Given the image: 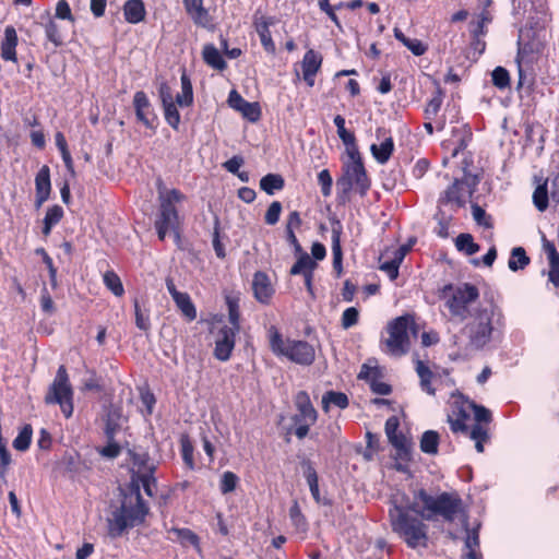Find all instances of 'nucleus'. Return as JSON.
<instances>
[{
  "mask_svg": "<svg viewBox=\"0 0 559 559\" xmlns=\"http://www.w3.org/2000/svg\"><path fill=\"white\" fill-rule=\"evenodd\" d=\"M17 34L13 26L9 25L4 28V38L1 43V58L5 61L16 62Z\"/></svg>",
  "mask_w": 559,
  "mask_h": 559,
  "instance_id": "nucleus-19",
  "label": "nucleus"
},
{
  "mask_svg": "<svg viewBox=\"0 0 559 559\" xmlns=\"http://www.w3.org/2000/svg\"><path fill=\"white\" fill-rule=\"evenodd\" d=\"M135 481L141 483V485L147 496H151V497L153 496V488L155 487L156 480H155L153 474H150V469H146L145 474H143V476L133 478V483H135Z\"/></svg>",
  "mask_w": 559,
  "mask_h": 559,
  "instance_id": "nucleus-56",
  "label": "nucleus"
},
{
  "mask_svg": "<svg viewBox=\"0 0 559 559\" xmlns=\"http://www.w3.org/2000/svg\"><path fill=\"white\" fill-rule=\"evenodd\" d=\"M177 534L182 543H189L195 547H199V537L192 531L182 528L178 530Z\"/></svg>",
  "mask_w": 559,
  "mask_h": 559,
  "instance_id": "nucleus-63",
  "label": "nucleus"
},
{
  "mask_svg": "<svg viewBox=\"0 0 559 559\" xmlns=\"http://www.w3.org/2000/svg\"><path fill=\"white\" fill-rule=\"evenodd\" d=\"M466 191L464 183L460 180H455L451 187L445 191V200L451 203H455L457 206H462L465 203Z\"/></svg>",
  "mask_w": 559,
  "mask_h": 559,
  "instance_id": "nucleus-35",
  "label": "nucleus"
},
{
  "mask_svg": "<svg viewBox=\"0 0 559 559\" xmlns=\"http://www.w3.org/2000/svg\"><path fill=\"white\" fill-rule=\"evenodd\" d=\"M238 332L235 328L223 326L215 340L214 356L221 360L226 361L229 359L231 352L235 347V337Z\"/></svg>",
  "mask_w": 559,
  "mask_h": 559,
  "instance_id": "nucleus-11",
  "label": "nucleus"
},
{
  "mask_svg": "<svg viewBox=\"0 0 559 559\" xmlns=\"http://www.w3.org/2000/svg\"><path fill=\"white\" fill-rule=\"evenodd\" d=\"M390 443L395 448L396 455L403 461L409 460V442L402 433H396L388 438Z\"/></svg>",
  "mask_w": 559,
  "mask_h": 559,
  "instance_id": "nucleus-39",
  "label": "nucleus"
},
{
  "mask_svg": "<svg viewBox=\"0 0 559 559\" xmlns=\"http://www.w3.org/2000/svg\"><path fill=\"white\" fill-rule=\"evenodd\" d=\"M533 202L540 212H544L548 207V191L546 182L536 187L533 193Z\"/></svg>",
  "mask_w": 559,
  "mask_h": 559,
  "instance_id": "nucleus-45",
  "label": "nucleus"
},
{
  "mask_svg": "<svg viewBox=\"0 0 559 559\" xmlns=\"http://www.w3.org/2000/svg\"><path fill=\"white\" fill-rule=\"evenodd\" d=\"M238 481H239V478L235 473L229 472V471L225 472L222 475L221 484H219V489H221L222 493L226 495V493L234 491L237 487Z\"/></svg>",
  "mask_w": 559,
  "mask_h": 559,
  "instance_id": "nucleus-49",
  "label": "nucleus"
},
{
  "mask_svg": "<svg viewBox=\"0 0 559 559\" xmlns=\"http://www.w3.org/2000/svg\"><path fill=\"white\" fill-rule=\"evenodd\" d=\"M180 225L179 215L176 207H170L168 204L159 206V214L155 221V228L158 238L164 240L168 233H174L176 238H179L178 229Z\"/></svg>",
  "mask_w": 559,
  "mask_h": 559,
  "instance_id": "nucleus-10",
  "label": "nucleus"
},
{
  "mask_svg": "<svg viewBox=\"0 0 559 559\" xmlns=\"http://www.w3.org/2000/svg\"><path fill=\"white\" fill-rule=\"evenodd\" d=\"M132 463L135 468L133 478L143 476L146 469H150V474H154L155 464L146 452H134L132 454Z\"/></svg>",
  "mask_w": 559,
  "mask_h": 559,
  "instance_id": "nucleus-25",
  "label": "nucleus"
},
{
  "mask_svg": "<svg viewBox=\"0 0 559 559\" xmlns=\"http://www.w3.org/2000/svg\"><path fill=\"white\" fill-rule=\"evenodd\" d=\"M442 104L441 93L438 92L427 104L425 108L426 120H432L440 110Z\"/></svg>",
  "mask_w": 559,
  "mask_h": 559,
  "instance_id": "nucleus-53",
  "label": "nucleus"
},
{
  "mask_svg": "<svg viewBox=\"0 0 559 559\" xmlns=\"http://www.w3.org/2000/svg\"><path fill=\"white\" fill-rule=\"evenodd\" d=\"M299 258L290 269L292 275H306L308 272L313 273L317 262L306 252L298 253Z\"/></svg>",
  "mask_w": 559,
  "mask_h": 559,
  "instance_id": "nucleus-29",
  "label": "nucleus"
},
{
  "mask_svg": "<svg viewBox=\"0 0 559 559\" xmlns=\"http://www.w3.org/2000/svg\"><path fill=\"white\" fill-rule=\"evenodd\" d=\"M462 500L456 493L441 492L432 496L425 489L414 493L407 504L393 503L389 510L392 531L411 548L426 547L428 525L424 521L442 519L452 522L462 512Z\"/></svg>",
  "mask_w": 559,
  "mask_h": 559,
  "instance_id": "nucleus-1",
  "label": "nucleus"
},
{
  "mask_svg": "<svg viewBox=\"0 0 559 559\" xmlns=\"http://www.w3.org/2000/svg\"><path fill=\"white\" fill-rule=\"evenodd\" d=\"M465 525V540H464V548L465 551L463 554V557L465 559H481V555L479 552V524H477L476 527L468 528L467 523H464Z\"/></svg>",
  "mask_w": 559,
  "mask_h": 559,
  "instance_id": "nucleus-18",
  "label": "nucleus"
},
{
  "mask_svg": "<svg viewBox=\"0 0 559 559\" xmlns=\"http://www.w3.org/2000/svg\"><path fill=\"white\" fill-rule=\"evenodd\" d=\"M183 4L195 24L205 26L209 23V13L203 8L202 0H183Z\"/></svg>",
  "mask_w": 559,
  "mask_h": 559,
  "instance_id": "nucleus-23",
  "label": "nucleus"
},
{
  "mask_svg": "<svg viewBox=\"0 0 559 559\" xmlns=\"http://www.w3.org/2000/svg\"><path fill=\"white\" fill-rule=\"evenodd\" d=\"M455 246L457 250L464 251L467 255H473L479 251V246L474 242V239L469 234H460L456 237Z\"/></svg>",
  "mask_w": 559,
  "mask_h": 559,
  "instance_id": "nucleus-42",
  "label": "nucleus"
},
{
  "mask_svg": "<svg viewBox=\"0 0 559 559\" xmlns=\"http://www.w3.org/2000/svg\"><path fill=\"white\" fill-rule=\"evenodd\" d=\"M334 124L337 128V134H338L340 139L342 140V142L346 146V153L352 152V148L353 150H358V147L356 145V139H355L354 133L347 131L346 128H345V119H344V117H342L340 115L335 116L334 117Z\"/></svg>",
  "mask_w": 559,
  "mask_h": 559,
  "instance_id": "nucleus-27",
  "label": "nucleus"
},
{
  "mask_svg": "<svg viewBox=\"0 0 559 559\" xmlns=\"http://www.w3.org/2000/svg\"><path fill=\"white\" fill-rule=\"evenodd\" d=\"M322 405L325 412L329 411L330 405L344 409L348 406V397L342 392L329 391L322 397Z\"/></svg>",
  "mask_w": 559,
  "mask_h": 559,
  "instance_id": "nucleus-36",
  "label": "nucleus"
},
{
  "mask_svg": "<svg viewBox=\"0 0 559 559\" xmlns=\"http://www.w3.org/2000/svg\"><path fill=\"white\" fill-rule=\"evenodd\" d=\"M439 296L444 300L451 316L464 321L471 314V305L478 299L479 292L475 285L469 283L448 284L440 289Z\"/></svg>",
  "mask_w": 559,
  "mask_h": 559,
  "instance_id": "nucleus-4",
  "label": "nucleus"
},
{
  "mask_svg": "<svg viewBox=\"0 0 559 559\" xmlns=\"http://www.w3.org/2000/svg\"><path fill=\"white\" fill-rule=\"evenodd\" d=\"M183 195L180 191L173 189L165 193L159 194L160 204H168L170 207H176L175 204L183 200Z\"/></svg>",
  "mask_w": 559,
  "mask_h": 559,
  "instance_id": "nucleus-55",
  "label": "nucleus"
},
{
  "mask_svg": "<svg viewBox=\"0 0 559 559\" xmlns=\"http://www.w3.org/2000/svg\"><path fill=\"white\" fill-rule=\"evenodd\" d=\"M469 438L475 441V448L477 452L484 451V442L488 439L487 429L481 425H474L469 432Z\"/></svg>",
  "mask_w": 559,
  "mask_h": 559,
  "instance_id": "nucleus-48",
  "label": "nucleus"
},
{
  "mask_svg": "<svg viewBox=\"0 0 559 559\" xmlns=\"http://www.w3.org/2000/svg\"><path fill=\"white\" fill-rule=\"evenodd\" d=\"M371 153L376 160L380 164H385L394 150V143L392 138H386L381 144H372Z\"/></svg>",
  "mask_w": 559,
  "mask_h": 559,
  "instance_id": "nucleus-28",
  "label": "nucleus"
},
{
  "mask_svg": "<svg viewBox=\"0 0 559 559\" xmlns=\"http://www.w3.org/2000/svg\"><path fill=\"white\" fill-rule=\"evenodd\" d=\"M318 182L321 186V191L324 197L331 194L332 189V177L328 169H323L318 175Z\"/></svg>",
  "mask_w": 559,
  "mask_h": 559,
  "instance_id": "nucleus-59",
  "label": "nucleus"
},
{
  "mask_svg": "<svg viewBox=\"0 0 559 559\" xmlns=\"http://www.w3.org/2000/svg\"><path fill=\"white\" fill-rule=\"evenodd\" d=\"M416 372L420 379V388L423 391L427 392L430 395H435V389L431 385V380L433 378L432 371L428 366L424 364V361L417 359L416 360Z\"/></svg>",
  "mask_w": 559,
  "mask_h": 559,
  "instance_id": "nucleus-31",
  "label": "nucleus"
},
{
  "mask_svg": "<svg viewBox=\"0 0 559 559\" xmlns=\"http://www.w3.org/2000/svg\"><path fill=\"white\" fill-rule=\"evenodd\" d=\"M359 320V311L355 307H349L344 310L342 318H341V324L342 328L345 330L350 329L352 326L356 325Z\"/></svg>",
  "mask_w": 559,
  "mask_h": 559,
  "instance_id": "nucleus-51",
  "label": "nucleus"
},
{
  "mask_svg": "<svg viewBox=\"0 0 559 559\" xmlns=\"http://www.w3.org/2000/svg\"><path fill=\"white\" fill-rule=\"evenodd\" d=\"M467 407L473 411L476 425H480L481 423L488 424L491 420V413L484 406L476 405L473 402L467 403Z\"/></svg>",
  "mask_w": 559,
  "mask_h": 559,
  "instance_id": "nucleus-52",
  "label": "nucleus"
},
{
  "mask_svg": "<svg viewBox=\"0 0 559 559\" xmlns=\"http://www.w3.org/2000/svg\"><path fill=\"white\" fill-rule=\"evenodd\" d=\"M528 264L530 258L527 257L525 250L522 247L513 248L508 262L509 269L513 272H516L519 270H523Z\"/></svg>",
  "mask_w": 559,
  "mask_h": 559,
  "instance_id": "nucleus-34",
  "label": "nucleus"
},
{
  "mask_svg": "<svg viewBox=\"0 0 559 559\" xmlns=\"http://www.w3.org/2000/svg\"><path fill=\"white\" fill-rule=\"evenodd\" d=\"M439 445V435L435 430H428L423 433L420 439V450L426 454H437Z\"/></svg>",
  "mask_w": 559,
  "mask_h": 559,
  "instance_id": "nucleus-38",
  "label": "nucleus"
},
{
  "mask_svg": "<svg viewBox=\"0 0 559 559\" xmlns=\"http://www.w3.org/2000/svg\"><path fill=\"white\" fill-rule=\"evenodd\" d=\"M40 307L44 312L49 313V314H51L55 311L52 298L50 297V295L46 288H44L41 290Z\"/></svg>",
  "mask_w": 559,
  "mask_h": 559,
  "instance_id": "nucleus-64",
  "label": "nucleus"
},
{
  "mask_svg": "<svg viewBox=\"0 0 559 559\" xmlns=\"http://www.w3.org/2000/svg\"><path fill=\"white\" fill-rule=\"evenodd\" d=\"M115 428L108 423L106 428V436L109 440L108 444L100 450L103 456L114 459L120 454V447L114 442Z\"/></svg>",
  "mask_w": 559,
  "mask_h": 559,
  "instance_id": "nucleus-43",
  "label": "nucleus"
},
{
  "mask_svg": "<svg viewBox=\"0 0 559 559\" xmlns=\"http://www.w3.org/2000/svg\"><path fill=\"white\" fill-rule=\"evenodd\" d=\"M41 19H46V22L43 25L47 39L51 41L56 47L61 46L62 39L59 33V27L57 23L51 19L49 11H46Z\"/></svg>",
  "mask_w": 559,
  "mask_h": 559,
  "instance_id": "nucleus-33",
  "label": "nucleus"
},
{
  "mask_svg": "<svg viewBox=\"0 0 559 559\" xmlns=\"http://www.w3.org/2000/svg\"><path fill=\"white\" fill-rule=\"evenodd\" d=\"M496 316L498 314L492 306L480 308L472 316V320L463 329L471 349H481L491 341L495 324L498 323Z\"/></svg>",
  "mask_w": 559,
  "mask_h": 559,
  "instance_id": "nucleus-6",
  "label": "nucleus"
},
{
  "mask_svg": "<svg viewBox=\"0 0 559 559\" xmlns=\"http://www.w3.org/2000/svg\"><path fill=\"white\" fill-rule=\"evenodd\" d=\"M271 21L264 16L255 17L254 26L255 31L260 37L261 44L264 49L269 52L275 51V45L271 36L270 25Z\"/></svg>",
  "mask_w": 559,
  "mask_h": 559,
  "instance_id": "nucleus-21",
  "label": "nucleus"
},
{
  "mask_svg": "<svg viewBox=\"0 0 559 559\" xmlns=\"http://www.w3.org/2000/svg\"><path fill=\"white\" fill-rule=\"evenodd\" d=\"M544 250L547 254L549 270L547 272L548 281L556 287L559 288V253L552 242L546 241L544 243Z\"/></svg>",
  "mask_w": 559,
  "mask_h": 559,
  "instance_id": "nucleus-20",
  "label": "nucleus"
},
{
  "mask_svg": "<svg viewBox=\"0 0 559 559\" xmlns=\"http://www.w3.org/2000/svg\"><path fill=\"white\" fill-rule=\"evenodd\" d=\"M296 406L299 414L294 417L295 423L306 421L314 424L317 420V412L310 403V399L306 392H299L296 396Z\"/></svg>",
  "mask_w": 559,
  "mask_h": 559,
  "instance_id": "nucleus-16",
  "label": "nucleus"
},
{
  "mask_svg": "<svg viewBox=\"0 0 559 559\" xmlns=\"http://www.w3.org/2000/svg\"><path fill=\"white\" fill-rule=\"evenodd\" d=\"M322 64V57L314 50H308L301 61L302 78L309 86L314 85V76Z\"/></svg>",
  "mask_w": 559,
  "mask_h": 559,
  "instance_id": "nucleus-14",
  "label": "nucleus"
},
{
  "mask_svg": "<svg viewBox=\"0 0 559 559\" xmlns=\"http://www.w3.org/2000/svg\"><path fill=\"white\" fill-rule=\"evenodd\" d=\"M254 297L260 302H267L272 297L274 289L267 275L263 272H257L252 281Z\"/></svg>",
  "mask_w": 559,
  "mask_h": 559,
  "instance_id": "nucleus-17",
  "label": "nucleus"
},
{
  "mask_svg": "<svg viewBox=\"0 0 559 559\" xmlns=\"http://www.w3.org/2000/svg\"><path fill=\"white\" fill-rule=\"evenodd\" d=\"M471 138L472 132L467 126H461L453 129L452 139L449 140V143L454 145L452 150V157L457 156L461 151L466 148Z\"/></svg>",
  "mask_w": 559,
  "mask_h": 559,
  "instance_id": "nucleus-22",
  "label": "nucleus"
},
{
  "mask_svg": "<svg viewBox=\"0 0 559 559\" xmlns=\"http://www.w3.org/2000/svg\"><path fill=\"white\" fill-rule=\"evenodd\" d=\"M379 263V269L385 272L391 281L397 278L401 262L390 253V250H385L381 254Z\"/></svg>",
  "mask_w": 559,
  "mask_h": 559,
  "instance_id": "nucleus-26",
  "label": "nucleus"
},
{
  "mask_svg": "<svg viewBox=\"0 0 559 559\" xmlns=\"http://www.w3.org/2000/svg\"><path fill=\"white\" fill-rule=\"evenodd\" d=\"M341 234H342V226L340 225V223H336V225L332 227L333 258H343V252H342V247H341Z\"/></svg>",
  "mask_w": 559,
  "mask_h": 559,
  "instance_id": "nucleus-54",
  "label": "nucleus"
},
{
  "mask_svg": "<svg viewBox=\"0 0 559 559\" xmlns=\"http://www.w3.org/2000/svg\"><path fill=\"white\" fill-rule=\"evenodd\" d=\"M63 216V210L59 205H53L47 210L46 216L44 218V228L43 234L49 235L51 228L57 225Z\"/></svg>",
  "mask_w": 559,
  "mask_h": 559,
  "instance_id": "nucleus-40",
  "label": "nucleus"
},
{
  "mask_svg": "<svg viewBox=\"0 0 559 559\" xmlns=\"http://www.w3.org/2000/svg\"><path fill=\"white\" fill-rule=\"evenodd\" d=\"M284 179L277 174H267L260 180V188L269 195L274 194L275 191L283 189Z\"/></svg>",
  "mask_w": 559,
  "mask_h": 559,
  "instance_id": "nucleus-37",
  "label": "nucleus"
},
{
  "mask_svg": "<svg viewBox=\"0 0 559 559\" xmlns=\"http://www.w3.org/2000/svg\"><path fill=\"white\" fill-rule=\"evenodd\" d=\"M123 13L129 23L136 24L145 16L144 4L141 0H129L124 3Z\"/></svg>",
  "mask_w": 559,
  "mask_h": 559,
  "instance_id": "nucleus-24",
  "label": "nucleus"
},
{
  "mask_svg": "<svg viewBox=\"0 0 559 559\" xmlns=\"http://www.w3.org/2000/svg\"><path fill=\"white\" fill-rule=\"evenodd\" d=\"M347 156V160L343 163V174L336 181L338 198L342 202L348 200L352 190L355 189L360 195H365L370 188L359 151L352 148Z\"/></svg>",
  "mask_w": 559,
  "mask_h": 559,
  "instance_id": "nucleus-3",
  "label": "nucleus"
},
{
  "mask_svg": "<svg viewBox=\"0 0 559 559\" xmlns=\"http://www.w3.org/2000/svg\"><path fill=\"white\" fill-rule=\"evenodd\" d=\"M491 76L493 85L500 90L507 88L510 85L509 72L502 67H497L492 71Z\"/></svg>",
  "mask_w": 559,
  "mask_h": 559,
  "instance_id": "nucleus-50",
  "label": "nucleus"
},
{
  "mask_svg": "<svg viewBox=\"0 0 559 559\" xmlns=\"http://www.w3.org/2000/svg\"><path fill=\"white\" fill-rule=\"evenodd\" d=\"M158 96L162 102V105L174 103L171 88L166 82L159 83Z\"/></svg>",
  "mask_w": 559,
  "mask_h": 559,
  "instance_id": "nucleus-62",
  "label": "nucleus"
},
{
  "mask_svg": "<svg viewBox=\"0 0 559 559\" xmlns=\"http://www.w3.org/2000/svg\"><path fill=\"white\" fill-rule=\"evenodd\" d=\"M133 106L135 109L138 120L141 121L147 128H154V121L156 117L151 108V103L144 92L139 91L134 94Z\"/></svg>",
  "mask_w": 559,
  "mask_h": 559,
  "instance_id": "nucleus-13",
  "label": "nucleus"
},
{
  "mask_svg": "<svg viewBox=\"0 0 559 559\" xmlns=\"http://www.w3.org/2000/svg\"><path fill=\"white\" fill-rule=\"evenodd\" d=\"M289 518L297 531L301 533H305L307 531V521L306 518L302 515L297 501H295L289 509Z\"/></svg>",
  "mask_w": 559,
  "mask_h": 559,
  "instance_id": "nucleus-46",
  "label": "nucleus"
},
{
  "mask_svg": "<svg viewBox=\"0 0 559 559\" xmlns=\"http://www.w3.org/2000/svg\"><path fill=\"white\" fill-rule=\"evenodd\" d=\"M36 188V205L41 206L50 195L51 183H50V169L47 165H44L36 175L35 178Z\"/></svg>",
  "mask_w": 559,
  "mask_h": 559,
  "instance_id": "nucleus-15",
  "label": "nucleus"
},
{
  "mask_svg": "<svg viewBox=\"0 0 559 559\" xmlns=\"http://www.w3.org/2000/svg\"><path fill=\"white\" fill-rule=\"evenodd\" d=\"M73 391L64 366H60L56 378L45 397L47 404H59L62 413L69 418L73 413Z\"/></svg>",
  "mask_w": 559,
  "mask_h": 559,
  "instance_id": "nucleus-8",
  "label": "nucleus"
},
{
  "mask_svg": "<svg viewBox=\"0 0 559 559\" xmlns=\"http://www.w3.org/2000/svg\"><path fill=\"white\" fill-rule=\"evenodd\" d=\"M228 104L231 108L240 111L245 118L251 122L260 119L261 110L258 103H249L235 90L229 93Z\"/></svg>",
  "mask_w": 559,
  "mask_h": 559,
  "instance_id": "nucleus-12",
  "label": "nucleus"
},
{
  "mask_svg": "<svg viewBox=\"0 0 559 559\" xmlns=\"http://www.w3.org/2000/svg\"><path fill=\"white\" fill-rule=\"evenodd\" d=\"M147 512L148 508L141 497L139 485H136L123 493L120 507L112 511L108 518L109 536L117 538L127 530L143 523Z\"/></svg>",
  "mask_w": 559,
  "mask_h": 559,
  "instance_id": "nucleus-2",
  "label": "nucleus"
},
{
  "mask_svg": "<svg viewBox=\"0 0 559 559\" xmlns=\"http://www.w3.org/2000/svg\"><path fill=\"white\" fill-rule=\"evenodd\" d=\"M281 212L282 204L278 201L272 202L265 213V223L267 225H275L280 219Z\"/></svg>",
  "mask_w": 559,
  "mask_h": 559,
  "instance_id": "nucleus-57",
  "label": "nucleus"
},
{
  "mask_svg": "<svg viewBox=\"0 0 559 559\" xmlns=\"http://www.w3.org/2000/svg\"><path fill=\"white\" fill-rule=\"evenodd\" d=\"M104 284L117 297L122 296L124 293L120 277L112 271H107L104 274Z\"/></svg>",
  "mask_w": 559,
  "mask_h": 559,
  "instance_id": "nucleus-44",
  "label": "nucleus"
},
{
  "mask_svg": "<svg viewBox=\"0 0 559 559\" xmlns=\"http://www.w3.org/2000/svg\"><path fill=\"white\" fill-rule=\"evenodd\" d=\"M135 325L142 331H148L151 328L150 317L142 312L138 300L134 301Z\"/></svg>",
  "mask_w": 559,
  "mask_h": 559,
  "instance_id": "nucleus-58",
  "label": "nucleus"
},
{
  "mask_svg": "<svg viewBox=\"0 0 559 559\" xmlns=\"http://www.w3.org/2000/svg\"><path fill=\"white\" fill-rule=\"evenodd\" d=\"M56 17L74 22L69 3L66 0H59L56 4Z\"/></svg>",
  "mask_w": 559,
  "mask_h": 559,
  "instance_id": "nucleus-60",
  "label": "nucleus"
},
{
  "mask_svg": "<svg viewBox=\"0 0 559 559\" xmlns=\"http://www.w3.org/2000/svg\"><path fill=\"white\" fill-rule=\"evenodd\" d=\"M460 415L461 416L455 419L452 418L451 416H449L448 420H449L450 427L453 432H459V431L465 432L467 430L465 419L468 417V415L466 414V411L462 409L460 412Z\"/></svg>",
  "mask_w": 559,
  "mask_h": 559,
  "instance_id": "nucleus-61",
  "label": "nucleus"
},
{
  "mask_svg": "<svg viewBox=\"0 0 559 559\" xmlns=\"http://www.w3.org/2000/svg\"><path fill=\"white\" fill-rule=\"evenodd\" d=\"M409 319L397 317L390 321L385 328V335L381 338L382 350L393 357H402L409 352Z\"/></svg>",
  "mask_w": 559,
  "mask_h": 559,
  "instance_id": "nucleus-7",
  "label": "nucleus"
},
{
  "mask_svg": "<svg viewBox=\"0 0 559 559\" xmlns=\"http://www.w3.org/2000/svg\"><path fill=\"white\" fill-rule=\"evenodd\" d=\"M271 350L277 356H284L287 359L299 365H311L314 360V348L306 341L284 340L275 326L267 331Z\"/></svg>",
  "mask_w": 559,
  "mask_h": 559,
  "instance_id": "nucleus-5",
  "label": "nucleus"
},
{
  "mask_svg": "<svg viewBox=\"0 0 559 559\" xmlns=\"http://www.w3.org/2000/svg\"><path fill=\"white\" fill-rule=\"evenodd\" d=\"M174 301L188 321H193L197 318V309L187 293L177 294Z\"/></svg>",
  "mask_w": 559,
  "mask_h": 559,
  "instance_id": "nucleus-30",
  "label": "nucleus"
},
{
  "mask_svg": "<svg viewBox=\"0 0 559 559\" xmlns=\"http://www.w3.org/2000/svg\"><path fill=\"white\" fill-rule=\"evenodd\" d=\"M204 61L214 69L224 70L226 62L214 45H205L203 48Z\"/></svg>",
  "mask_w": 559,
  "mask_h": 559,
  "instance_id": "nucleus-32",
  "label": "nucleus"
},
{
  "mask_svg": "<svg viewBox=\"0 0 559 559\" xmlns=\"http://www.w3.org/2000/svg\"><path fill=\"white\" fill-rule=\"evenodd\" d=\"M180 81L181 93L177 95L176 102L163 105L165 120L175 130L178 129L180 123V115L177 105L186 107L190 106L193 102L192 84L186 72H182Z\"/></svg>",
  "mask_w": 559,
  "mask_h": 559,
  "instance_id": "nucleus-9",
  "label": "nucleus"
},
{
  "mask_svg": "<svg viewBox=\"0 0 559 559\" xmlns=\"http://www.w3.org/2000/svg\"><path fill=\"white\" fill-rule=\"evenodd\" d=\"M32 427L29 425H26L23 427V429L20 431L17 437L13 441L14 449L19 451H25L28 449L32 440Z\"/></svg>",
  "mask_w": 559,
  "mask_h": 559,
  "instance_id": "nucleus-47",
  "label": "nucleus"
},
{
  "mask_svg": "<svg viewBox=\"0 0 559 559\" xmlns=\"http://www.w3.org/2000/svg\"><path fill=\"white\" fill-rule=\"evenodd\" d=\"M395 38L403 43L415 56H421L426 51V46L418 39H409L407 38L403 32L399 28H394Z\"/></svg>",
  "mask_w": 559,
  "mask_h": 559,
  "instance_id": "nucleus-41",
  "label": "nucleus"
}]
</instances>
